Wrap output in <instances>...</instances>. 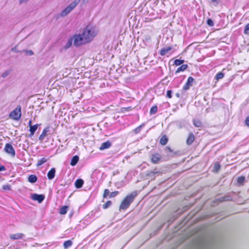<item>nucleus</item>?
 Listing matches in <instances>:
<instances>
[{"label": "nucleus", "mask_w": 249, "mask_h": 249, "mask_svg": "<svg viewBox=\"0 0 249 249\" xmlns=\"http://www.w3.org/2000/svg\"><path fill=\"white\" fill-rule=\"evenodd\" d=\"M95 29L90 25H88L82 30V33L75 34L70 37L63 48L67 50L71 47L72 43L76 48L90 43L96 36Z\"/></svg>", "instance_id": "1"}, {"label": "nucleus", "mask_w": 249, "mask_h": 249, "mask_svg": "<svg viewBox=\"0 0 249 249\" xmlns=\"http://www.w3.org/2000/svg\"><path fill=\"white\" fill-rule=\"evenodd\" d=\"M138 193L137 191H133L127 195L122 201L119 207V210L125 211L127 209L131 204L134 201Z\"/></svg>", "instance_id": "2"}, {"label": "nucleus", "mask_w": 249, "mask_h": 249, "mask_svg": "<svg viewBox=\"0 0 249 249\" xmlns=\"http://www.w3.org/2000/svg\"><path fill=\"white\" fill-rule=\"evenodd\" d=\"M80 1L81 0H74L73 2L70 3L67 7L62 11L60 14V17H64L68 15L76 7Z\"/></svg>", "instance_id": "3"}, {"label": "nucleus", "mask_w": 249, "mask_h": 249, "mask_svg": "<svg viewBox=\"0 0 249 249\" xmlns=\"http://www.w3.org/2000/svg\"><path fill=\"white\" fill-rule=\"evenodd\" d=\"M21 116V107L18 105L9 114V117L14 120H19Z\"/></svg>", "instance_id": "4"}, {"label": "nucleus", "mask_w": 249, "mask_h": 249, "mask_svg": "<svg viewBox=\"0 0 249 249\" xmlns=\"http://www.w3.org/2000/svg\"><path fill=\"white\" fill-rule=\"evenodd\" d=\"M4 151L7 154L10 155L12 157H14L16 155V152L15 149L11 144L9 143H6L4 148Z\"/></svg>", "instance_id": "5"}, {"label": "nucleus", "mask_w": 249, "mask_h": 249, "mask_svg": "<svg viewBox=\"0 0 249 249\" xmlns=\"http://www.w3.org/2000/svg\"><path fill=\"white\" fill-rule=\"evenodd\" d=\"M31 198L40 203L44 200L45 196L42 194H33L31 195Z\"/></svg>", "instance_id": "6"}, {"label": "nucleus", "mask_w": 249, "mask_h": 249, "mask_svg": "<svg viewBox=\"0 0 249 249\" xmlns=\"http://www.w3.org/2000/svg\"><path fill=\"white\" fill-rule=\"evenodd\" d=\"M194 81L193 77L190 76L188 78L187 80L183 87V89L184 90H188L191 86L193 85V83Z\"/></svg>", "instance_id": "7"}, {"label": "nucleus", "mask_w": 249, "mask_h": 249, "mask_svg": "<svg viewBox=\"0 0 249 249\" xmlns=\"http://www.w3.org/2000/svg\"><path fill=\"white\" fill-rule=\"evenodd\" d=\"M232 199V197L230 195H226L223 196H221L216 199V201L219 202H222L226 201H230Z\"/></svg>", "instance_id": "8"}, {"label": "nucleus", "mask_w": 249, "mask_h": 249, "mask_svg": "<svg viewBox=\"0 0 249 249\" xmlns=\"http://www.w3.org/2000/svg\"><path fill=\"white\" fill-rule=\"evenodd\" d=\"M161 158V156L158 153H155L152 155L151 161L154 164L158 163Z\"/></svg>", "instance_id": "9"}, {"label": "nucleus", "mask_w": 249, "mask_h": 249, "mask_svg": "<svg viewBox=\"0 0 249 249\" xmlns=\"http://www.w3.org/2000/svg\"><path fill=\"white\" fill-rule=\"evenodd\" d=\"M164 152L169 157H174L177 153V152H173L171 148L169 146H167L165 148Z\"/></svg>", "instance_id": "10"}, {"label": "nucleus", "mask_w": 249, "mask_h": 249, "mask_svg": "<svg viewBox=\"0 0 249 249\" xmlns=\"http://www.w3.org/2000/svg\"><path fill=\"white\" fill-rule=\"evenodd\" d=\"M50 127L49 126H47L45 127L42 132L41 134L39 137V140L43 141L45 137L48 134V132L50 131Z\"/></svg>", "instance_id": "11"}, {"label": "nucleus", "mask_w": 249, "mask_h": 249, "mask_svg": "<svg viewBox=\"0 0 249 249\" xmlns=\"http://www.w3.org/2000/svg\"><path fill=\"white\" fill-rule=\"evenodd\" d=\"M195 140L194 134L191 132L189 134V136L186 140V144L188 145H191Z\"/></svg>", "instance_id": "12"}, {"label": "nucleus", "mask_w": 249, "mask_h": 249, "mask_svg": "<svg viewBox=\"0 0 249 249\" xmlns=\"http://www.w3.org/2000/svg\"><path fill=\"white\" fill-rule=\"evenodd\" d=\"M39 125L40 124H36L30 126V127L29 129V131L30 132V133L28 135L29 137L31 138L32 136H33L34 135L35 132L37 130V129Z\"/></svg>", "instance_id": "13"}, {"label": "nucleus", "mask_w": 249, "mask_h": 249, "mask_svg": "<svg viewBox=\"0 0 249 249\" xmlns=\"http://www.w3.org/2000/svg\"><path fill=\"white\" fill-rule=\"evenodd\" d=\"M56 170L55 168H52L47 173V177L49 179L52 180L55 177Z\"/></svg>", "instance_id": "14"}, {"label": "nucleus", "mask_w": 249, "mask_h": 249, "mask_svg": "<svg viewBox=\"0 0 249 249\" xmlns=\"http://www.w3.org/2000/svg\"><path fill=\"white\" fill-rule=\"evenodd\" d=\"M111 146V142L109 141H107L105 142H104L101 144V146L99 148V149L100 150H103L109 148Z\"/></svg>", "instance_id": "15"}, {"label": "nucleus", "mask_w": 249, "mask_h": 249, "mask_svg": "<svg viewBox=\"0 0 249 249\" xmlns=\"http://www.w3.org/2000/svg\"><path fill=\"white\" fill-rule=\"evenodd\" d=\"M172 49V47L171 46H168L167 47H164L162 48L159 52V53L160 55L163 56L166 54L168 52L171 51Z\"/></svg>", "instance_id": "16"}, {"label": "nucleus", "mask_w": 249, "mask_h": 249, "mask_svg": "<svg viewBox=\"0 0 249 249\" xmlns=\"http://www.w3.org/2000/svg\"><path fill=\"white\" fill-rule=\"evenodd\" d=\"M84 184V180L82 179L78 178L76 180L74 183L75 187L77 189H80L82 187Z\"/></svg>", "instance_id": "17"}, {"label": "nucleus", "mask_w": 249, "mask_h": 249, "mask_svg": "<svg viewBox=\"0 0 249 249\" xmlns=\"http://www.w3.org/2000/svg\"><path fill=\"white\" fill-rule=\"evenodd\" d=\"M79 160V156L77 155H75L72 157L71 160L70 164L71 166H74L77 164Z\"/></svg>", "instance_id": "18"}, {"label": "nucleus", "mask_w": 249, "mask_h": 249, "mask_svg": "<svg viewBox=\"0 0 249 249\" xmlns=\"http://www.w3.org/2000/svg\"><path fill=\"white\" fill-rule=\"evenodd\" d=\"M24 236V234L23 233H16V234H11L10 236V237L11 239L13 240H17L21 239L23 238V237Z\"/></svg>", "instance_id": "19"}, {"label": "nucleus", "mask_w": 249, "mask_h": 249, "mask_svg": "<svg viewBox=\"0 0 249 249\" xmlns=\"http://www.w3.org/2000/svg\"><path fill=\"white\" fill-rule=\"evenodd\" d=\"M37 180V178L36 176L35 175H30L28 177V181L31 183H34L36 182Z\"/></svg>", "instance_id": "20"}, {"label": "nucleus", "mask_w": 249, "mask_h": 249, "mask_svg": "<svg viewBox=\"0 0 249 249\" xmlns=\"http://www.w3.org/2000/svg\"><path fill=\"white\" fill-rule=\"evenodd\" d=\"M176 123L177 127L179 129L185 127L186 126V122L183 120L178 121Z\"/></svg>", "instance_id": "21"}, {"label": "nucleus", "mask_w": 249, "mask_h": 249, "mask_svg": "<svg viewBox=\"0 0 249 249\" xmlns=\"http://www.w3.org/2000/svg\"><path fill=\"white\" fill-rule=\"evenodd\" d=\"M188 66L187 64H182L179 68H178L175 73H178L180 71H183L188 68Z\"/></svg>", "instance_id": "22"}, {"label": "nucleus", "mask_w": 249, "mask_h": 249, "mask_svg": "<svg viewBox=\"0 0 249 249\" xmlns=\"http://www.w3.org/2000/svg\"><path fill=\"white\" fill-rule=\"evenodd\" d=\"M69 209V207L68 206H62L59 211V213L64 215L67 213L68 210Z\"/></svg>", "instance_id": "23"}, {"label": "nucleus", "mask_w": 249, "mask_h": 249, "mask_svg": "<svg viewBox=\"0 0 249 249\" xmlns=\"http://www.w3.org/2000/svg\"><path fill=\"white\" fill-rule=\"evenodd\" d=\"M72 242L71 240L65 241L63 243V247L65 249H67L71 246Z\"/></svg>", "instance_id": "24"}, {"label": "nucleus", "mask_w": 249, "mask_h": 249, "mask_svg": "<svg viewBox=\"0 0 249 249\" xmlns=\"http://www.w3.org/2000/svg\"><path fill=\"white\" fill-rule=\"evenodd\" d=\"M168 138L166 136L164 135L161 138V139L160 140V143L161 144L164 145L166 144V143L168 142Z\"/></svg>", "instance_id": "25"}, {"label": "nucleus", "mask_w": 249, "mask_h": 249, "mask_svg": "<svg viewBox=\"0 0 249 249\" xmlns=\"http://www.w3.org/2000/svg\"><path fill=\"white\" fill-rule=\"evenodd\" d=\"M158 107L156 105L153 106L150 108L149 113L151 115H154L157 113Z\"/></svg>", "instance_id": "26"}, {"label": "nucleus", "mask_w": 249, "mask_h": 249, "mask_svg": "<svg viewBox=\"0 0 249 249\" xmlns=\"http://www.w3.org/2000/svg\"><path fill=\"white\" fill-rule=\"evenodd\" d=\"M193 124L196 127H201L202 126L201 122L198 119H194Z\"/></svg>", "instance_id": "27"}, {"label": "nucleus", "mask_w": 249, "mask_h": 249, "mask_svg": "<svg viewBox=\"0 0 249 249\" xmlns=\"http://www.w3.org/2000/svg\"><path fill=\"white\" fill-rule=\"evenodd\" d=\"M47 161V159L45 158H42L39 159L36 164L37 166H39L45 163Z\"/></svg>", "instance_id": "28"}, {"label": "nucleus", "mask_w": 249, "mask_h": 249, "mask_svg": "<svg viewBox=\"0 0 249 249\" xmlns=\"http://www.w3.org/2000/svg\"><path fill=\"white\" fill-rule=\"evenodd\" d=\"M144 125L145 124H142L136 127L135 129H134L133 130V131L135 134H138L139 133H140L142 128L143 127Z\"/></svg>", "instance_id": "29"}, {"label": "nucleus", "mask_w": 249, "mask_h": 249, "mask_svg": "<svg viewBox=\"0 0 249 249\" xmlns=\"http://www.w3.org/2000/svg\"><path fill=\"white\" fill-rule=\"evenodd\" d=\"M184 62V60L183 59H176L174 60V64L176 66H179L182 65Z\"/></svg>", "instance_id": "30"}, {"label": "nucleus", "mask_w": 249, "mask_h": 249, "mask_svg": "<svg viewBox=\"0 0 249 249\" xmlns=\"http://www.w3.org/2000/svg\"><path fill=\"white\" fill-rule=\"evenodd\" d=\"M224 76V73L221 71L218 72L215 76V79L217 80L223 78Z\"/></svg>", "instance_id": "31"}, {"label": "nucleus", "mask_w": 249, "mask_h": 249, "mask_svg": "<svg viewBox=\"0 0 249 249\" xmlns=\"http://www.w3.org/2000/svg\"><path fill=\"white\" fill-rule=\"evenodd\" d=\"M221 165L218 162L215 163L213 166V170L214 171L217 172L220 169Z\"/></svg>", "instance_id": "32"}, {"label": "nucleus", "mask_w": 249, "mask_h": 249, "mask_svg": "<svg viewBox=\"0 0 249 249\" xmlns=\"http://www.w3.org/2000/svg\"><path fill=\"white\" fill-rule=\"evenodd\" d=\"M245 177L244 176H240L237 178V182L240 184H242L245 180Z\"/></svg>", "instance_id": "33"}, {"label": "nucleus", "mask_w": 249, "mask_h": 249, "mask_svg": "<svg viewBox=\"0 0 249 249\" xmlns=\"http://www.w3.org/2000/svg\"><path fill=\"white\" fill-rule=\"evenodd\" d=\"M112 204V202L110 200H108L103 206V208L104 209H106L109 208Z\"/></svg>", "instance_id": "34"}, {"label": "nucleus", "mask_w": 249, "mask_h": 249, "mask_svg": "<svg viewBox=\"0 0 249 249\" xmlns=\"http://www.w3.org/2000/svg\"><path fill=\"white\" fill-rule=\"evenodd\" d=\"M11 71H12V70L11 69H10V70H7V71H5L1 74L2 77L5 78L6 77H7L11 73Z\"/></svg>", "instance_id": "35"}, {"label": "nucleus", "mask_w": 249, "mask_h": 249, "mask_svg": "<svg viewBox=\"0 0 249 249\" xmlns=\"http://www.w3.org/2000/svg\"><path fill=\"white\" fill-rule=\"evenodd\" d=\"M206 23L207 25L210 27L213 26L214 25L213 21L211 18H208L207 19Z\"/></svg>", "instance_id": "36"}, {"label": "nucleus", "mask_w": 249, "mask_h": 249, "mask_svg": "<svg viewBox=\"0 0 249 249\" xmlns=\"http://www.w3.org/2000/svg\"><path fill=\"white\" fill-rule=\"evenodd\" d=\"M119 192L118 191H114L110 193L109 197L111 198L116 196L119 194Z\"/></svg>", "instance_id": "37"}, {"label": "nucleus", "mask_w": 249, "mask_h": 249, "mask_svg": "<svg viewBox=\"0 0 249 249\" xmlns=\"http://www.w3.org/2000/svg\"><path fill=\"white\" fill-rule=\"evenodd\" d=\"M244 33L245 34H249V23H248L244 28Z\"/></svg>", "instance_id": "38"}, {"label": "nucleus", "mask_w": 249, "mask_h": 249, "mask_svg": "<svg viewBox=\"0 0 249 249\" xmlns=\"http://www.w3.org/2000/svg\"><path fill=\"white\" fill-rule=\"evenodd\" d=\"M124 181H121V182H118L117 183H115V186L117 188H119L123 186H124Z\"/></svg>", "instance_id": "39"}, {"label": "nucleus", "mask_w": 249, "mask_h": 249, "mask_svg": "<svg viewBox=\"0 0 249 249\" xmlns=\"http://www.w3.org/2000/svg\"><path fill=\"white\" fill-rule=\"evenodd\" d=\"M109 194H110V191L108 189H105L104 190V195H103V197L104 198L105 197H107L108 196H109Z\"/></svg>", "instance_id": "40"}, {"label": "nucleus", "mask_w": 249, "mask_h": 249, "mask_svg": "<svg viewBox=\"0 0 249 249\" xmlns=\"http://www.w3.org/2000/svg\"><path fill=\"white\" fill-rule=\"evenodd\" d=\"M166 97L169 98H171L172 97V90H167L166 91Z\"/></svg>", "instance_id": "41"}, {"label": "nucleus", "mask_w": 249, "mask_h": 249, "mask_svg": "<svg viewBox=\"0 0 249 249\" xmlns=\"http://www.w3.org/2000/svg\"><path fill=\"white\" fill-rule=\"evenodd\" d=\"M2 189L4 190H10L11 189V188L10 185L6 184L2 186Z\"/></svg>", "instance_id": "42"}, {"label": "nucleus", "mask_w": 249, "mask_h": 249, "mask_svg": "<svg viewBox=\"0 0 249 249\" xmlns=\"http://www.w3.org/2000/svg\"><path fill=\"white\" fill-rule=\"evenodd\" d=\"M25 52L27 55L31 56L34 54V52L32 50H26Z\"/></svg>", "instance_id": "43"}, {"label": "nucleus", "mask_w": 249, "mask_h": 249, "mask_svg": "<svg viewBox=\"0 0 249 249\" xmlns=\"http://www.w3.org/2000/svg\"><path fill=\"white\" fill-rule=\"evenodd\" d=\"M200 249H211L209 245L204 244L202 245Z\"/></svg>", "instance_id": "44"}, {"label": "nucleus", "mask_w": 249, "mask_h": 249, "mask_svg": "<svg viewBox=\"0 0 249 249\" xmlns=\"http://www.w3.org/2000/svg\"><path fill=\"white\" fill-rule=\"evenodd\" d=\"M245 124L246 125L249 127V116H247L245 119Z\"/></svg>", "instance_id": "45"}, {"label": "nucleus", "mask_w": 249, "mask_h": 249, "mask_svg": "<svg viewBox=\"0 0 249 249\" xmlns=\"http://www.w3.org/2000/svg\"><path fill=\"white\" fill-rule=\"evenodd\" d=\"M6 168L5 166L2 165H0V172L6 171Z\"/></svg>", "instance_id": "46"}, {"label": "nucleus", "mask_w": 249, "mask_h": 249, "mask_svg": "<svg viewBox=\"0 0 249 249\" xmlns=\"http://www.w3.org/2000/svg\"><path fill=\"white\" fill-rule=\"evenodd\" d=\"M211 2L213 3H215V5H217L219 4L220 0H211Z\"/></svg>", "instance_id": "47"}, {"label": "nucleus", "mask_w": 249, "mask_h": 249, "mask_svg": "<svg viewBox=\"0 0 249 249\" xmlns=\"http://www.w3.org/2000/svg\"><path fill=\"white\" fill-rule=\"evenodd\" d=\"M156 173H158V172H153V171H151L150 173H149V176H153L154 174H156Z\"/></svg>", "instance_id": "48"}, {"label": "nucleus", "mask_w": 249, "mask_h": 249, "mask_svg": "<svg viewBox=\"0 0 249 249\" xmlns=\"http://www.w3.org/2000/svg\"><path fill=\"white\" fill-rule=\"evenodd\" d=\"M11 51L13 52H17V50H16V47H14V48H12Z\"/></svg>", "instance_id": "49"}, {"label": "nucleus", "mask_w": 249, "mask_h": 249, "mask_svg": "<svg viewBox=\"0 0 249 249\" xmlns=\"http://www.w3.org/2000/svg\"><path fill=\"white\" fill-rule=\"evenodd\" d=\"M99 211V209H96V210H95V212H94V211H92L91 212V213H95L96 212H98Z\"/></svg>", "instance_id": "50"}, {"label": "nucleus", "mask_w": 249, "mask_h": 249, "mask_svg": "<svg viewBox=\"0 0 249 249\" xmlns=\"http://www.w3.org/2000/svg\"><path fill=\"white\" fill-rule=\"evenodd\" d=\"M175 95L178 98H179L180 97V94L178 92L176 93Z\"/></svg>", "instance_id": "51"}, {"label": "nucleus", "mask_w": 249, "mask_h": 249, "mask_svg": "<svg viewBox=\"0 0 249 249\" xmlns=\"http://www.w3.org/2000/svg\"><path fill=\"white\" fill-rule=\"evenodd\" d=\"M28 125H29V126L30 127V126H31V125H33L32 124V121H31V120H30V121H29V123H28Z\"/></svg>", "instance_id": "52"}, {"label": "nucleus", "mask_w": 249, "mask_h": 249, "mask_svg": "<svg viewBox=\"0 0 249 249\" xmlns=\"http://www.w3.org/2000/svg\"><path fill=\"white\" fill-rule=\"evenodd\" d=\"M28 0H19V2L20 3H22V2H24L25 1H27Z\"/></svg>", "instance_id": "53"}, {"label": "nucleus", "mask_w": 249, "mask_h": 249, "mask_svg": "<svg viewBox=\"0 0 249 249\" xmlns=\"http://www.w3.org/2000/svg\"><path fill=\"white\" fill-rule=\"evenodd\" d=\"M89 0H83L84 2H88Z\"/></svg>", "instance_id": "54"}]
</instances>
